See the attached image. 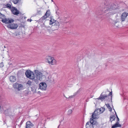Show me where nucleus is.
Wrapping results in <instances>:
<instances>
[{
  "instance_id": "obj_1",
  "label": "nucleus",
  "mask_w": 128,
  "mask_h": 128,
  "mask_svg": "<svg viewBox=\"0 0 128 128\" xmlns=\"http://www.w3.org/2000/svg\"><path fill=\"white\" fill-rule=\"evenodd\" d=\"M104 4L102 7L99 6L96 9L95 13L96 14L106 15L108 14V15H110L114 14L115 13L112 12V10L118 8V5L113 3L105 1Z\"/></svg>"
},
{
  "instance_id": "obj_2",
  "label": "nucleus",
  "mask_w": 128,
  "mask_h": 128,
  "mask_svg": "<svg viewBox=\"0 0 128 128\" xmlns=\"http://www.w3.org/2000/svg\"><path fill=\"white\" fill-rule=\"evenodd\" d=\"M34 78L37 80H42L45 79V75L41 72L37 70H34Z\"/></svg>"
},
{
  "instance_id": "obj_3",
  "label": "nucleus",
  "mask_w": 128,
  "mask_h": 128,
  "mask_svg": "<svg viewBox=\"0 0 128 128\" xmlns=\"http://www.w3.org/2000/svg\"><path fill=\"white\" fill-rule=\"evenodd\" d=\"M0 19H2L1 21L5 24H8L13 22L14 20L13 19L10 18H6V16L0 12Z\"/></svg>"
},
{
  "instance_id": "obj_4",
  "label": "nucleus",
  "mask_w": 128,
  "mask_h": 128,
  "mask_svg": "<svg viewBox=\"0 0 128 128\" xmlns=\"http://www.w3.org/2000/svg\"><path fill=\"white\" fill-rule=\"evenodd\" d=\"M46 59L47 62L50 64L52 65L56 64V61L53 58L47 56L46 57Z\"/></svg>"
},
{
  "instance_id": "obj_5",
  "label": "nucleus",
  "mask_w": 128,
  "mask_h": 128,
  "mask_svg": "<svg viewBox=\"0 0 128 128\" xmlns=\"http://www.w3.org/2000/svg\"><path fill=\"white\" fill-rule=\"evenodd\" d=\"M25 74L27 78L33 80L34 78V73L30 70H27Z\"/></svg>"
},
{
  "instance_id": "obj_6",
  "label": "nucleus",
  "mask_w": 128,
  "mask_h": 128,
  "mask_svg": "<svg viewBox=\"0 0 128 128\" xmlns=\"http://www.w3.org/2000/svg\"><path fill=\"white\" fill-rule=\"evenodd\" d=\"M12 13L14 15L22 16V14L20 12H19V11L17 10L15 7L12 6L11 10Z\"/></svg>"
},
{
  "instance_id": "obj_7",
  "label": "nucleus",
  "mask_w": 128,
  "mask_h": 128,
  "mask_svg": "<svg viewBox=\"0 0 128 128\" xmlns=\"http://www.w3.org/2000/svg\"><path fill=\"white\" fill-rule=\"evenodd\" d=\"M8 24L7 26V27L9 28L12 29H16L18 27V26L16 24L14 23Z\"/></svg>"
},
{
  "instance_id": "obj_8",
  "label": "nucleus",
  "mask_w": 128,
  "mask_h": 128,
  "mask_svg": "<svg viewBox=\"0 0 128 128\" xmlns=\"http://www.w3.org/2000/svg\"><path fill=\"white\" fill-rule=\"evenodd\" d=\"M59 23L58 22H56L52 26L51 28V29L53 31L57 30L59 26Z\"/></svg>"
},
{
  "instance_id": "obj_9",
  "label": "nucleus",
  "mask_w": 128,
  "mask_h": 128,
  "mask_svg": "<svg viewBox=\"0 0 128 128\" xmlns=\"http://www.w3.org/2000/svg\"><path fill=\"white\" fill-rule=\"evenodd\" d=\"M39 87L41 90H45L46 89L47 85L45 82H42L39 84Z\"/></svg>"
},
{
  "instance_id": "obj_10",
  "label": "nucleus",
  "mask_w": 128,
  "mask_h": 128,
  "mask_svg": "<svg viewBox=\"0 0 128 128\" xmlns=\"http://www.w3.org/2000/svg\"><path fill=\"white\" fill-rule=\"evenodd\" d=\"M128 16V13L124 12L122 13V14L120 20L122 22H123L125 20L126 18Z\"/></svg>"
},
{
  "instance_id": "obj_11",
  "label": "nucleus",
  "mask_w": 128,
  "mask_h": 128,
  "mask_svg": "<svg viewBox=\"0 0 128 128\" xmlns=\"http://www.w3.org/2000/svg\"><path fill=\"white\" fill-rule=\"evenodd\" d=\"M33 124L30 121H27L26 123L25 128H34Z\"/></svg>"
},
{
  "instance_id": "obj_12",
  "label": "nucleus",
  "mask_w": 128,
  "mask_h": 128,
  "mask_svg": "<svg viewBox=\"0 0 128 128\" xmlns=\"http://www.w3.org/2000/svg\"><path fill=\"white\" fill-rule=\"evenodd\" d=\"M103 92H102L100 94V97L98 98L97 99L98 100H100L102 101L104 100L106 98H108V96L106 94H103Z\"/></svg>"
},
{
  "instance_id": "obj_13",
  "label": "nucleus",
  "mask_w": 128,
  "mask_h": 128,
  "mask_svg": "<svg viewBox=\"0 0 128 128\" xmlns=\"http://www.w3.org/2000/svg\"><path fill=\"white\" fill-rule=\"evenodd\" d=\"M98 108H97L95 110L94 112L92 113V118H94V119H96V116L100 114V113L99 111H98Z\"/></svg>"
},
{
  "instance_id": "obj_14",
  "label": "nucleus",
  "mask_w": 128,
  "mask_h": 128,
  "mask_svg": "<svg viewBox=\"0 0 128 128\" xmlns=\"http://www.w3.org/2000/svg\"><path fill=\"white\" fill-rule=\"evenodd\" d=\"M94 118H91L90 120V122L91 123V124L92 125V126H97L98 124V122L94 120L93 119Z\"/></svg>"
},
{
  "instance_id": "obj_15",
  "label": "nucleus",
  "mask_w": 128,
  "mask_h": 128,
  "mask_svg": "<svg viewBox=\"0 0 128 128\" xmlns=\"http://www.w3.org/2000/svg\"><path fill=\"white\" fill-rule=\"evenodd\" d=\"M86 128H94L93 126L91 124V123L89 122H87L86 125Z\"/></svg>"
},
{
  "instance_id": "obj_16",
  "label": "nucleus",
  "mask_w": 128,
  "mask_h": 128,
  "mask_svg": "<svg viewBox=\"0 0 128 128\" xmlns=\"http://www.w3.org/2000/svg\"><path fill=\"white\" fill-rule=\"evenodd\" d=\"M121 125L119 124V122H116V124L112 126V128H115L118 127H121Z\"/></svg>"
},
{
  "instance_id": "obj_17",
  "label": "nucleus",
  "mask_w": 128,
  "mask_h": 128,
  "mask_svg": "<svg viewBox=\"0 0 128 128\" xmlns=\"http://www.w3.org/2000/svg\"><path fill=\"white\" fill-rule=\"evenodd\" d=\"M9 79L11 82H14L16 81V78L15 76H11L10 77Z\"/></svg>"
},
{
  "instance_id": "obj_18",
  "label": "nucleus",
  "mask_w": 128,
  "mask_h": 128,
  "mask_svg": "<svg viewBox=\"0 0 128 128\" xmlns=\"http://www.w3.org/2000/svg\"><path fill=\"white\" fill-rule=\"evenodd\" d=\"M115 118L114 115H112L110 116V121L112 122V121L114 120Z\"/></svg>"
},
{
  "instance_id": "obj_19",
  "label": "nucleus",
  "mask_w": 128,
  "mask_h": 128,
  "mask_svg": "<svg viewBox=\"0 0 128 128\" xmlns=\"http://www.w3.org/2000/svg\"><path fill=\"white\" fill-rule=\"evenodd\" d=\"M105 108H101L100 109L98 108V110L99 111L100 113H102L105 110Z\"/></svg>"
},
{
  "instance_id": "obj_20",
  "label": "nucleus",
  "mask_w": 128,
  "mask_h": 128,
  "mask_svg": "<svg viewBox=\"0 0 128 128\" xmlns=\"http://www.w3.org/2000/svg\"><path fill=\"white\" fill-rule=\"evenodd\" d=\"M106 106L107 108L109 109V110L110 112H111L112 110V108H111L110 105L108 104H106Z\"/></svg>"
},
{
  "instance_id": "obj_21",
  "label": "nucleus",
  "mask_w": 128,
  "mask_h": 128,
  "mask_svg": "<svg viewBox=\"0 0 128 128\" xmlns=\"http://www.w3.org/2000/svg\"><path fill=\"white\" fill-rule=\"evenodd\" d=\"M45 14L48 17L50 15V10H48Z\"/></svg>"
},
{
  "instance_id": "obj_22",
  "label": "nucleus",
  "mask_w": 128,
  "mask_h": 128,
  "mask_svg": "<svg viewBox=\"0 0 128 128\" xmlns=\"http://www.w3.org/2000/svg\"><path fill=\"white\" fill-rule=\"evenodd\" d=\"M18 84L16 83L13 84V86L14 88H18Z\"/></svg>"
},
{
  "instance_id": "obj_23",
  "label": "nucleus",
  "mask_w": 128,
  "mask_h": 128,
  "mask_svg": "<svg viewBox=\"0 0 128 128\" xmlns=\"http://www.w3.org/2000/svg\"><path fill=\"white\" fill-rule=\"evenodd\" d=\"M5 6L6 8L10 9L11 8V5L9 4H7L5 5Z\"/></svg>"
},
{
  "instance_id": "obj_24",
  "label": "nucleus",
  "mask_w": 128,
  "mask_h": 128,
  "mask_svg": "<svg viewBox=\"0 0 128 128\" xmlns=\"http://www.w3.org/2000/svg\"><path fill=\"white\" fill-rule=\"evenodd\" d=\"M112 91L111 92H110V93L108 95V96H111V98H110L109 100V101H110V100H111V102H112Z\"/></svg>"
},
{
  "instance_id": "obj_25",
  "label": "nucleus",
  "mask_w": 128,
  "mask_h": 128,
  "mask_svg": "<svg viewBox=\"0 0 128 128\" xmlns=\"http://www.w3.org/2000/svg\"><path fill=\"white\" fill-rule=\"evenodd\" d=\"M118 22V21H117V20H114L113 21L112 24H114V26H116L117 27L118 26H118H116V24Z\"/></svg>"
},
{
  "instance_id": "obj_26",
  "label": "nucleus",
  "mask_w": 128,
  "mask_h": 128,
  "mask_svg": "<svg viewBox=\"0 0 128 128\" xmlns=\"http://www.w3.org/2000/svg\"><path fill=\"white\" fill-rule=\"evenodd\" d=\"M47 17H48V16L46 15V14H45L44 16H43L40 19L42 20H44Z\"/></svg>"
},
{
  "instance_id": "obj_27",
  "label": "nucleus",
  "mask_w": 128,
  "mask_h": 128,
  "mask_svg": "<svg viewBox=\"0 0 128 128\" xmlns=\"http://www.w3.org/2000/svg\"><path fill=\"white\" fill-rule=\"evenodd\" d=\"M29 92L28 90H25L24 92L25 95L26 96H27L28 95V94H29Z\"/></svg>"
},
{
  "instance_id": "obj_28",
  "label": "nucleus",
  "mask_w": 128,
  "mask_h": 128,
  "mask_svg": "<svg viewBox=\"0 0 128 128\" xmlns=\"http://www.w3.org/2000/svg\"><path fill=\"white\" fill-rule=\"evenodd\" d=\"M72 110L70 109L69 110H68V115H70L72 113Z\"/></svg>"
},
{
  "instance_id": "obj_29",
  "label": "nucleus",
  "mask_w": 128,
  "mask_h": 128,
  "mask_svg": "<svg viewBox=\"0 0 128 128\" xmlns=\"http://www.w3.org/2000/svg\"><path fill=\"white\" fill-rule=\"evenodd\" d=\"M22 86L21 84H19L18 86V90H20V88H22Z\"/></svg>"
},
{
  "instance_id": "obj_30",
  "label": "nucleus",
  "mask_w": 128,
  "mask_h": 128,
  "mask_svg": "<svg viewBox=\"0 0 128 128\" xmlns=\"http://www.w3.org/2000/svg\"><path fill=\"white\" fill-rule=\"evenodd\" d=\"M114 109V110H114V109ZM115 111V114L116 115V118H117V122H119V118H118L117 114H116V112H115V111Z\"/></svg>"
},
{
  "instance_id": "obj_31",
  "label": "nucleus",
  "mask_w": 128,
  "mask_h": 128,
  "mask_svg": "<svg viewBox=\"0 0 128 128\" xmlns=\"http://www.w3.org/2000/svg\"><path fill=\"white\" fill-rule=\"evenodd\" d=\"M19 0H13V2L15 4H16L18 3Z\"/></svg>"
},
{
  "instance_id": "obj_32",
  "label": "nucleus",
  "mask_w": 128,
  "mask_h": 128,
  "mask_svg": "<svg viewBox=\"0 0 128 128\" xmlns=\"http://www.w3.org/2000/svg\"><path fill=\"white\" fill-rule=\"evenodd\" d=\"M79 92H79V90H78V91H77L76 92L74 93V95L73 96H75L76 95L78 94L79 93Z\"/></svg>"
},
{
  "instance_id": "obj_33",
  "label": "nucleus",
  "mask_w": 128,
  "mask_h": 128,
  "mask_svg": "<svg viewBox=\"0 0 128 128\" xmlns=\"http://www.w3.org/2000/svg\"><path fill=\"white\" fill-rule=\"evenodd\" d=\"M54 23H54V22H53L52 21V20H50V24H52L54 23Z\"/></svg>"
},
{
  "instance_id": "obj_34",
  "label": "nucleus",
  "mask_w": 128,
  "mask_h": 128,
  "mask_svg": "<svg viewBox=\"0 0 128 128\" xmlns=\"http://www.w3.org/2000/svg\"><path fill=\"white\" fill-rule=\"evenodd\" d=\"M8 112L7 111H6L4 112V114L6 116H8V114L7 113Z\"/></svg>"
},
{
  "instance_id": "obj_35",
  "label": "nucleus",
  "mask_w": 128,
  "mask_h": 128,
  "mask_svg": "<svg viewBox=\"0 0 128 128\" xmlns=\"http://www.w3.org/2000/svg\"><path fill=\"white\" fill-rule=\"evenodd\" d=\"M58 10H56V13L58 15H59L60 14V12H58Z\"/></svg>"
},
{
  "instance_id": "obj_36",
  "label": "nucleus",
  "mask_w": 128,
  "mask_h": 128,
  "mask_svg": "<svg viewBox=\"0 0 128 128\" xmlns=\"http://www.w3.org/2000/svg\"><path fill=\"white\" fill-rule=\"evenodd\" d=\"M31 82L30 81H28L27 82V84H29V85H30L31 84Z\"/></svg>"
},
{
  "instance_id": "obj_37",
  "label": "nucleus",
  "mask_w": 128,
  "mask_h": 128,
  "mask_svg": "<svg viewBox=\"0 0 128 128\" xmlns=\"http://www.w3.org/2000/svg\"><path fill=\"white\" fill-rule=\"evenodd\" d=\"M4 66V65L3 64V63L2 62L1 63H0V67L1 68L3 67Z\"/></svg>"
},
{
  "instance_id": "obj_38",
  "label": "nucleus",
  "mask_w": 128,
  "mask_h": 128,
  "mask_svg": "<svg viewBox=\"0 0 128 128\" xmlns=\"http://www.w3.org/2000/svg\"><path fill=\"white\" fill-rule=\"evenodd\" d=\"M50 28H50V27H46V29L48 30H49Z\"/></svg>"
},
{
  "instance_id": "obj_39",
  "label": "nucleus",
  "mask_w": 128,
  "mask_h": 128,
  "mask_svg": "<svg viewBox=\"0 0 128 128\" xmlns=\"http://www.w3.org/2000/svg\"><path fill=\"white\" fill-rule=\"evenodd\" d=\"M50 20H52V21L54 22V23H55V22H56V20H54V19H52V18H51Z\"/></svg>"
},
{
  "instance_id": "obj_40",
  "label": "nucleus",
  "mask_w": 128,
  "mask_h": 128,
  "mask_svg": "<svg viewBox=\"0 0 128 128\" xmlns=\"http://www.w3.org/2000/svg\"><path fill=\"white\" fill-rule=\"evenodd\" d=\"M32 20L31 19H28L27 20V21L28 22H31V21H32Z\"/></svg>"
},
{
  "instance_id": "obj_41",
  "label": "nucleus",
  "mask_w": 128,
  "mask_h": 128,
  "mask_svg": "<svg viewBox=\"0 0 128 128\" xmlns=\"http://www.w3.org/2000/svg\"><path fill=\"white\" fill-rule=\"evenodd\" d=\"M23 122V120L21 118V125L22 124Z\"/></svg>"
},
{
  "instance_id": "obj_42",
  "label": "nucleus",
  "mask_w": 128,
  "mask_h": 128,
  "mask_svg": "<svg viewBox=\"0 0 128 128\" xmlns=\"http://www.w3.org/2000/svg\"><path fill=\"white\" fill-rule=\"evenodd\" d=\"M64 96L65 97H66V98H71L72 97V96H70V97H68V98H67V97H66V96Z\"/></svg>"
},
{
  "instance_id": "obj_43",
  "label": "nucleus",
  "mask_w": 128,
  "mask_h": 128,
  "mask_svg": "<svg viewBox=\"0 0 128 128\" xmlns=\"http://www.w3.org/2000/svg\"><path fill=\"white\" fill-rule=\"evenodd\" d=\"M109 21H112V19L110 18V19H109Z\"/></svg>"
},
{
  "instance_id": "obj_44",
  "label": "nucleus",
  "mask_w": 128,
  "mask_h": 128,
  "mask_svg": "<svg viewBox=\"0 0 128 128\" xmlns=\"http://www.w3.org/2000/svg\"><path fill=\"white\" fill-rule=\"evenodd\" d=\"M38 82V80H36V83H37Z\"/></svg>"
},
{
  "instance_id": "obj_45",
  "label": "nucleus",
  "mask_w": 128,
  "mask_h": 128,
  "mask_svg": "<svg viewBox=\"0 0 128 128\" xmlns=\"http://www.w3.org/2000/svg\"><path fill=\"white\" fill-rule=\"evenodd\" d=\"M4 48H6V46H4Z\"/></svg>"
},
{
  "instance_id": "obj_46",
  "label": "nucleus",
  "mask_w": 128,
  "mask_h": 128,
  "mask_svg": "<svg viewBox=\"0 0 128 128\" xmlns=\"http://www.w3.org/2000/svg\"><path fill=\"white\" fill-rule=\"evenodd\" d=\"M1 108V106L0 105V108Z\"/></svg>"
}]
</instances>
